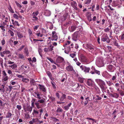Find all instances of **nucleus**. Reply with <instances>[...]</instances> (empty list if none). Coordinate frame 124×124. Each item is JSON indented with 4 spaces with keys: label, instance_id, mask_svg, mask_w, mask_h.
I'll return each mask as SVG.
<instances>
[{
    "label": "nucleus",
    "instance_id": "1",
    "mask_svg": "<svg viewBox=\"0 0 124 124\" xmlns=\"http://www.w3.org/2000/svg\"><path fill=\"white\" fill-rule=\"evenodd\" d=\"M95 81L100 87L102 91L105 92L106 89L105 86L106 85V84L105 82L102 80L98 79H96Z\"/></svg>",
    "mask_w": 124,
    "mask_h": 124
},
{
    "label": "nucleus",
    "instance_id": "2",
    "mask_svg": "<svg viewBox=\"0 0 124 124\" xmlns=\"http://www.w3.org/2000/svg\"><path fill=\"white\" fill-rule=\"evenodd\" d=\"M101 40L103 42L106 41L107 42L109 43L110 42V39L106 34H104L101 36Z\"/></svg>",
    "mask_w": 124,
    "mask_h": 124
},
{
    "label": "nucleus",
    "instance_id": "3",
    "mask_svg": "<svg viewBox=\"0 0 124 124\" xmlns=\"http://www.w3.org/2000/svg\"><path fill=\"white\" fill-rule=\"evenodd\" d=\"M80 34L78 31L75 32L72 35V39L74 41H76L80 37Z\"/></svg>",
    "mask_w": 124,
    "mask_h": 124
},
{
    "label": "nucleus",
    "instance_id": "4",
    "mask_svg": "<svg viewBox=\"0 0 124 124\" xmlns=\"http://www.w3.org/2000/svg\"><path fill=\"white\" fill-rule=\"evenodd\" d=\"M84 46H85V48L88 49L90 52H92L94 50V46L90 44H87L84 45Z\"/></svg>",
    "mask_w": 124,
    "mask_h": 124
},
{
    "label": "nucleus",
    "instance_id": "5",
    "mask_svg": "<svg viewBox=\"0 0 124 124\" xmlns=\"http://www.w3.org/2000/svg\"><path fill=\"white\" fill-rule=\"evenodd\" d=\"M80 68L81 69L82 71H83L85 73H89L90 70L89 68L83 65L80 66Z\"/></svg>",
    "mask_w": 124,
    "mask_h": 124
},
{
    "label": "nucleus",
    "instance_id": "6",
    "mask_svg": "<svg viewBox=\"0 0 124 124\" xmlns=\"http://www.w3.org/2000/svg\"><path fill=\"white\" fill-rule=\"evenodd\" d=\"M58 38V36L57 35L56 32L55 31H53L51 40L52 41H57Z\"/></svg>",
    "mask_w": 124,
    "mask_h": 124
},
{
    "label": "nucleus",
    "instance_id": "7",
    "mask_svg": "<svg viewBox=\"0 0 124 124\" xmlns=\"http://www.w3.org/2000/svg\"><path fill=\"white\" fill-rule=\"evenodd\" d=\"M107 69L109 71L112 72L115 70V67L112 65L109 64L107 66Z\"/></svg>",
    "mask_w": 124,
    "mask_h": 124
},
{
    "label": "nucleus",
    "instance_id": "8",
    "mask_svg": "<svg viewBox=\"0 0 124 124\" xmlns=\"http://www.w3.org/2000/svg\"><path fill=\"white\" fill-rule=\"evenodd\" d=\"M56 61L58 63H65V62L64 58L61 56H59L57 57Z\"/></svg>",
    "mask_w": 124,
    "mask_h": 124
},
{
    "label": "nucleus",
    "instance_id": "9",
    "mask_svg": "<svg viewBox=\"0 0 124 124\" xmlns=\"http://www.w3.org/2000/svg\"><path fill=\"white\" fill-rule=\"evenodd\" d=\"M68 63L69 65L66 67V70L69 71H72L74 70L73 66L69 62H68Z\"/></svg>",
    "mask_w": 124,
    "mask_h": 124
},
{
    "label": "nucleus",
    "instance_id": "10",
    "mask_svg": "<svg viewBox=\"0 0 124 124\" xmlns=\"http://www.w3.org/2000/svg\"><path fill=\"white\" fill-rule=\"evenodd\" d=\"M91 69H92V70L90 72L91 74H93L96 73L98 75H100V72L96 70L93 66H92L91 67Z\"/></svg>",
    "mask_w": 124,
    "mask_h": 124
},
{
    "label": "nucleus",
    "instance_id": "11",
    "mask_svg": "<svg viewBox=\"0 0 124 124\" xmlns=\"http://www.w3.org/2000/svg\"><path fill=\"white\" fill-rule=\"evenodd\" d=\"M80 60L81 62L85 63H86L88 62V60L87 58L83 55H81Z\"/></svg>",
    "mask_w": 124,
    "mask_h": 124
},
{
    "label": "nucleus",
    "instance_id": "12",
    "mask_svg": "<svg viewBox=\"0 0 124 124\" xmlns=\"http://www.w3.org/2000/svg\"><path fill=\"white\" fill-rule=\"evenodd\" d=\"M10 54V52L8 50H5L2 52H0V54L2 57L4 56V54Z\"/></svg>",
    "mask_w": 124,
    "mask_h": 124
},
{
    "label": "nucleus",
    "instance_id": "13",
    "mask_svg": "<svg viewBox=\"0 0 124 124\" xmlns=\"http://www.w3.org/2000/svg\"><path fill=\"white\" fill-rule=\"evenodd\" d=\"M32 114L34 117H38L39 115V112L38 111L34 109Z\"/></svg>",
    "mask_w": 124,
    "mask_h": 124
},
{
    "label": "nucleus",
    "instance_id": "14",
    "mask_svg": "<svg viewBox=\"0 0 124 124\" xmlns=\"http://www.w3.org/2000/svg\"><path fill=\"white\" fill-rule=\"evenodd\" d=\"M39 89L40 91H42L44 92H46V88L45 87V86L44 85L39 84Z\"/></svg>",
    "mask_w": 124,
    "mask_h": 124
},
{
    "label": "nucleus",
    "instance_id": "15",
    "mask_svg": "<svg viewBox=\"0 0 124 124\" xmlns=\"http://www.w3.org/2000/svg\"><path fill=\"white\" fill-rule=\"evenodd\" d=\"M47 75L49 77V78L52 81H53L54 80V78L52 77V75L51 73L49 71H46Z\"/></svg>",
    "mask_w": 124,
    "mask_h": 124
},
{
    "label": "nucleus",
    "instance_id": "16",
    "mask_svg": "<svg viewBox=\"0 0 124 124\" xmlns=\"http://www.w3.org/2000/svg\"><path fill=\"white\" fill-rule=\"evenodd\" d=\"M94 84V82L91 79H88L87 82L86 84L87 85L89 86H91Z\"/></svg>",
    "mask_w": 124,
    "mask_h": 124
},
{
    "label": "nucleus",
    "instance_id": "17",
    "mask_svg": "<svg viewBox=\"0 0 124 124\" xmlns=\"http://www.w3.org/2000/svg\"><path fill=\"white\" fill-rule=\"evenodd\" d=\"M76 28V26L74 25H72L69 28V30L70 32H72L74 31Z\"/></svg>",
    "mask_w": 124,
    "mask_h": 124
},
{
    "label": "nucleus",
    "instance_id": "18",
    "mask_svg": "<svg viewBox=\"0 0 124 124\" xmlns=\"http://www.w3.org/2000/svg\"><path fill=\"white\" fill-rule=\"evenodd\" d=\"M120 31V28L118 27L115 28V31L114 32L116 34H117L119 33Z\"/></svg>",
    "mask_w": 124,
    "mask_h": 124
},
{
    "label": "nucleus",
    "instance_id": "19",
    "mask_svg": "<svg viewBox=\"0 0 124 124\" xmlns=\"http://www.w3.org/2000/svg\"><path fill=\"white\" fill-rule=\"evenodd\" d=\"M9 67H11L13 69L15 70H17V65L15 64H14L11 65H9Z\"/></svg>",
    "mask_w": 124,
    "mask_h": 124
},
{
    "label": "nucleus",
    "instance_id": "20",
    "mask_svg": "<svg viewBox=\"0 0 124 124\" xmlns=\"http://www.w3.org/2000/svg\"><path fill=\"white\" fill-rule=\"evenodd\" d=\"M66 95L65 94L62 93V95L60 99V100L61 101H63L64 99L66 98Z\"/></svg>",
    "mask_w": 124,
    "mask_h": 124
},
{
    "label": "nucleus",
    "instance_id": "21",
    "mask_svg": "<svg viewBox=\"0 0 124 124\" xmlns=\"http://www.w3.org/2000/svg\"><path fill=\"white\" fill-rule=\"evenodd\" d=\"M97 62H98L99 64H101L103 62L102 58H98L96 60Z\"/></svg>",
    "mask_w": 124,
    "mask_h": 124
},
{
    "label": "nucleus",
    "instance_id": "22",
    "mask_svg": "<svg viewBox=\"0 0 124 124\" xmlns=\"http://www.w3.org/2000/svg\"><path fill=\"white\" fill-rule=\"evenodd\" d=\"M118 41L116 40H115L113 42V44L115 46H116L117 48H119L120 47V46L118 44Z\"/></svg>",
    "mask_w": 124,
    "mask_h": 124
},
{
    "label": "nucleus",
    "instance_id": "23",
    "mask_svg": "<svg viewBox=\"0 0 124 124\" xmlns=\"http://www.w3.org/2000/svg\"><path fill=\"white\" fill-rule=\"evenodd\" d=\"M17 34L18 37L20 38H21L23 37V35L20 32H17Z\"/></svg>",
    "mask_w": 124,
    "mask_h": 124
},
{
    "label": "nucleus",
    "instance_id": "24",
    "mask_svg": "<svg viewBox=\"0 0 124 124\" xmlns=\"http://www.w3.org/2000/svg\"><path fill=\"white\" fill-rule=\"evenodd\" d=\"M51 82L53 88L54 89H56V87L55 83L53 81H52Z\"/></svg>",
    "mask_w": 124,
    "mask_h": 124
},
{
    "label": "nucleus",
    "instance_id": "25",
    "mask_svg": "<svg viewBox=\"0 0 124 124\" xmlns=\"http://www.w3.org/2000/svg\"><path fill=\"white\" fill-rule=\"evenodd\" d=\"M39 12L38 11L33 12L32 14V16H36L39 14Z\"/></svg>",
    "mask_w": 124,
    "mask_h": 124
},
{
    "label": "nucleus",
    "instance_id": "26",
    "mask_svg": "<svg viewBox=\"0 0 124 124\" xmlns=\"http://www.w3.org/2000/svg\"><path fill=\"white\" fill-rule=\"evenodd\" d=\"M84 80V78L81 77H79L78 78V80L81 83H83V81Z\"/></svg>",
    "mask_w": 124,
    "mask_h": 124
},
{
    "label": "nucleus",
    "instance_id": "27",
    "mask_svg": "<svg viewBox=\"0 0 124 124\" xmlns=\"http://www.w3.org/2000/svg\"><path fill=\"white\" fill-rule=\"evenodd\" d=\"M32 17L31 18V20L33 21H37L38 19V18L36 16H32Z\"/></svg>",
    "mask_w": 124,
    "mask_h": 124
},
{
    "label": "nucleus",
    "instance_id": "28",
    "mask_svg": "<svg viewBox=\"0 0 124 124\" xmlns=\"http://www.w3.org/2000/svg\"><path fill=\"white\" fill-rule=\"evenodd\" d=\"M22 80L23 82H24L26 83H28L29 81V79L26 78H23Z\"/></svg>",
    "mask_w": 124,
    "mask_h": 124
},
{
    "label": "nucleus",
    "instance_id": "29",
    "mask_svg": "<svg viewBox=\"0 0 124 124\" xmlns=\"http://www.w3.org/2000/svg\"><path fill=\"white\" fill-rule=\"evenodd\" d=\"M65 48L66 49V50H65V53L66 51V50H67V52L68 53L71 51L70 46H67V47Z\"/></svg>",
    "mask_w": 124,
    "mask_h": 124
},
{
    "label": "nucleus",
    "instance_id": "30",
    "mask_svg": "<svg viewBox=\"0 0 124 124\" xmlns=\"http://www.w3.org/2000/svg\"><path fill=\"white\" fill-rule=\"evenodd\" d=\"M8 8L9 10L12 13H14L10 5H9V6L8 7Z\"/></svg>",
    "mask_w": 124,
    "mask_h": 124
},
{
    "label": "nucleus",
    "instance_id": "31",
    "mask_svg": "<svg viewBox=\"0 0 124 124\" xmlns=\"http://www.w3.org/2000/svg\"><path fill=\"white\" fill-rule=\"evenodd\" d=\"M39 111L40 112V113L39 114V116L38 117H39V119H40L41 118V113L43 112V110L42 109H40L39 110Z\"/></svg>",
    "mask_w": 124,
    "mask_h": 124
},
{
    "label": "nucleus",
    "instance_id": "32",
    "mask_svg": "<svg viewBox=\"0 0 124 124\" xmlns=\"http://www.w3.org/2000/svg\"><path fill=\"white\" fill-rule=\"evenodd\" d=\"M47 59L49 60L51 62L53 63L54 64H55V62H54V61L51 58L48 57L47 58Z\"/></svg>",
    "mask_w": 124,
    "mask_h": 124
},
{
    "label": "nucleus",
    "instance_id": "33",
    "mask_svg": "<svg viewBox=\"0 0 124 124\" xmlns=\"http://www.w3.org/2000/svg\"><path fill=\"white\" fill-rule=\"evenodd\" d=\"M119 96V95L116 93H113V97L115 98H117Z\"/></svg>",
    "mask_w": 124,
    "mask_h": 124
},
{
    "label": "nucleus",
    "instance_id": "34",
    "mask_svg": "<svg viewBox=\"0 0 124 124\" xmlns=\"http://www.w3.org/2000/svg\"><path fill=\"white\" fill-rule=\"evenodd\" d=\"M63 110L60 108H58L56 111V112L58 113L61 112L63 111Z\"/></svg>",
    "mask_w": 124,
    "mask_h": 124
},
{
    "label": "nucleus",
    "instance_id": "35",
    "mask_svg": "<svg viewBox=\"0 0 124 124\" xmlns=\"http://www.w3.org/2000/svg\"><path fill=\"white\" fill-rule=\"evenodd\" d=\"M54 47V46H52L51 45L49 47H48L49 52L52 51Z\"/></svg>",
    "mask_w": 124,
    "mask_h": 124
},
{
    "label": "nucleus",
    "instance_id": "36",
    "mask_svg": "<svg viewBox=\"0 0 124 124\" xmlns=\"http://www.w3.org/2000/svg\"><path fill=\"white\" fill-rule=\"evenodd\" d=\"M91 1V0H86L85 2V4L89 5Z\"/></svg>",
    "mask_w": 124,
    "mask_h": 124
},
{
    "label": "nucleus",
    "instance_id": "37",
    "mask_svg": "<svg viewBox=\"0 0 124 124\" xmlns=\"http://www.w3.org/2000/svg\"><path fill=\"white\" fill-rule=\"evenodd\" d=\"M12 24L14 25H16L18 26H19V24L18 22L16 21H15L14 23H12Z\"/></svg>",
    "mask_w": 124,
    "mask_h": 124
},
{
    "label": "nucleus",
    "instance_id": "38",
    "mask_svg": "<svg viewBox=\"0 0 124 124\" xmlns=\"http://www.w3.org/2000/svg\"><path fill=\"white\" fill-rule=\"evenodd\" d=\"M12 115V114L10 112H8L7 114V115L6 116V117L7 118H9L11 117Z\"/></svg>",
    "mask_w": 124,
    "mask_h": 124
},
{
    "label": "nucleus",
    "instance_id": "39",
    "mask_svg": "<svg viewBox=\"0 0 124 124\" xmlns=\"http://www.w3.org/2000/svg\"><path fill=\"white\" fill-rule=\"evenodd\" d=\"M35 104L36 105V107L38 109H39L41 108L39 105V103L38 102H36L35 103Z\"/></svg>",
    "mask_w": 124,
    "mask_h": 124
},
{
    "label": "nucleus",
    "instance_id": "40",
    "mask_svg": "<svg viewBox=\"0 0 124 124\" xmlns=\"http://www.w3.org/2000/svg\"><path fill=\"white\" fill-rule=\"evenodd\" d=\"M96 98L95 99L96 100H99L101 99V97H100L99 95H96Z\"/></svg>",
    "mask_w": 124,
    "mask_h": 124
},
{
    "label": "nucleus",
    "instance_id": "41",
    "mask_svg": "<svg viewBox=\"0 0 124 124\" xmlns=\"http://www.w3.org/2000/svg\"><path fill=\"white\" fill-rule=\"evenodd\" d=\"M15 3H16L17 6L19 7V8H22V6L19 3H18L17 1H15Z\"/></svg>",
    "mask_w": 124,
    "mask_h": 124
},
{
    "label": "nucleus",
    "instance_id": "42",
    "mask_svg": "<svg viewBox=\"0 0 124 124\" xmlns=\"http://www.w3.org/2000/svg\"><path fill=\"white\" fill-rule=\"evenodd\" d=\"M42 49L40 48H39L38 49V52L39 53L40 55L42 57Z\"/></svg>",
    "mask_w": 124,
    "mask_h": 124
},
{
    "label": "nucleus",
    "instance_id": "43",
    "mask_svg": "<svg viewBox=\"0 0 124 124\" xmlns=\"http://www.w3.org/2000/svg\"><path fill=\"white\" fill-rule=\"evenodd\" d=\"M35 34L38 37H42L43 36V34H41L40 32H39V33H35Z\"/></svg>",
    "mask_w": 124,
    "mask_h": 124
},
{
    "label": "nucleus",
    "instance_id": "44",
    "mask_svg": "<svg viewBox=\"0 0 124 124\" xmlns=\"http://www.w3.org/2000/svg\"><path fill=\"white\" fill-rule=\"evenodd\" d=\"M51 118L53 119V121L54 122H56L59 121L58 119L54 117H51Z\"/></svg>",
    "mask_w": 124,
    "mask_h": 124
},
{
    "label": "nucleus",
    "instance_id": "45",
    "mask_svg": "<svg viewBox=\"0 0 124 124\" xmlns=\"http://www.w3.org/2000/svg\"><path fill=\"white\" fill-rule=\"evenodd\" d=\"M27 111L31 112L32 110V108L31 107H28L27 108Z\"/></svg>",
    "mask_w": 124,
    "mask_h": 124
},
{
    "label": "nucleus",
    "instance_id": "46",
    "mask_svg": "<svg viewBox=\"0 0 124 124\" xmlns=\"http://www.w3.org/2000/svg\"><path fill=\"white\" fill-rule=\"evenodd\" d=\"M5 22H3V23L4 25H6V23L8 22V18L7 17H6L5 18Z\"/></svg>",
    "mask_w": 124,
    "mask_h": 124
},
{
    "label": "nucleus",
    "instance_id": "47",
    "mask_svg": "<svg viewBox=\"0 0 124 124\" xmlns=\"http://www.w3.org/2000/svg\"><path fill=\"white\" fill-rule=\"evenodd\" d=\"M88 99H89V97H86L85 98V100H86V101L84 103L85 105H86L87 104L88 102Z\"/></svg>",
    "mask_w": 124,
    "mask_h": 124
},
{
    "label": "nucleus",
    "instance_id": "48",
    "mask_svg": "<svg viewBox=\"0 0 124 124\" xmlns=\"http://www.w3.org/2000/svg\"><path fill=\"white\" fill-rule=\"evenodd\" d=\"M9 32L10 34V35L12 37L14 36V33L13 31L11 30H9Z\"/></svg>",
    "mask_w": 124,
    "mask_h": 124
},
{
    "label": "nucleus",
    "instance_id": "49",
    "mask_svg": "<svg viewBox=\"0 0 124 124\" xmlns=\"http://www.w3.org/2000/svg\"><path fill=\"white\" fill-rule=\"evenodd\" d=\"M16 108L18 110H20L21 109L22 107L21 105H18L16 106Z\"/></svg>",
    "mask_w": 124,
    "mask_h": 124
},
{
    "label": "nucleus",
    "instance_id": "50",
    "mask_svg": "<svg viewBox=\"0 0 124 124\" xmlns=\"http://www.w3.org/2000/svg\"><path fill=\"white\" fill-rule=\"evenodd\" d=\"M86 119L90 120H92V121L94 122H96V120L95 119L91 118H87Z\"/></svg>",
    "mask_w": 124,
    "mask_h": 124
},
{
    "label": "nucleus",
    "instance_id": "51",
    "mask_svg": "<svg viewBox=\"0 0 124 124\" xmlns=\"http://www.w3.org/2000/svg\"><path fill=\"white\" fill-rule=\"evenodd\" d=\"M1 43L2 46H4L5 43V40L4 39H3L1 41Z\"/></svg>",
    "mask_w": 124,
    "mask_h": 124
},
{
    "label": "nucleus",
    "instance_id": "52",
    "mask_svg": "<svg viewBox=\"0 0 124 124\" xmlns=\"http://www.w3.org/2000/svg\"><path fill=\"white\" fill-rule=\"evenodd\" d=\"M43 50L45 52H49L48 47L45 48Z\"/></svg>",
    "mask_w": 124,
    "mask_h": 124
},
{
    "label": "nucleus",
    "instance_id": "53",
    "mask_svg": "<svg viewBox=\"0 0 124 124\" xmlns=\"http://www.w3.org/2000/svg\"><path fill=\"white\" fill-rule=\"evenodd\" d=\"M116 74H115V75L113 76V77L112 78V80L114 81L115 80L116 78Z\"/></svg>",
    "mask_w": 124,
    "mask_h": 124
},
{
    "label": "nucleus",
    "instance_id": "54",
    "mask_svg": "<svg viewBox=\"0 0 124 124\" xmlns=\"http://www.w3.org/2000/svg\"><path fill=\"white\" fill-rule=\"evenodd\" d=\"M33 41L35 42H36L37 41H43V39H33Z\"/></svg>",
    "mask_w": 124,
    "mask_h": 124
},
{
    "label": "nucleus",
    "instance_id": "55",
    "mask_svg": "<svg viewBox=\"0 0 124 124\" xmlns=\"http://www.w3.org/2000/svg\"><path fill=\"white\" fill-rule=\"evenodd\" d=\"M14 17L16 19H18L19 17L16 14H15L13 15Z\"/></svg>",
    "mask_w": 124,
    "mask_h": 124
},
{
    "label": "nucleus",
    "instance_id": "56",
    "mask_svg": "<svg viewBox=\"0 0 124 124\" xmlns=\"http://www.w3.org/2000/svg\"><path fill=\"white\" fill-rule=\"evenodd\" d=\"M19 58L20 59H23L24 58V56L22 54H19Z\"/></svg>",
    "mask_w": 124,
    "mask_h": 124
},
{
    "label": "nucleus",
    "instance_id": "57",
    "mask_svg": "<svg viewBox=\"0 0 124 124\" xmlns=\"http://www.w3.org/2000/svg\"><path fill=\"white\" fill-rule=\"evenodd\" d=\"M50 99L51 100L52 102L55 101V98L53 97H51L50 98Z\"/></svg>",
    "mask_w": 124,
    "mask_h": 124
},
{
    "label": "nucleus",
    "instance_id": "58",
    "mask_svg": "<svg viewBox=\"0 0 124 124\" xmlns=\"http://www.w3.org/2000/svg\"><path fill=\"white\" fill-rule=\"evenodd\" d=\"M39 26L38 25H36L34 26L33 28L34 30V31H35V30H37L38 29V28H39Z\"/></svg>",
    "mask_w": 124,
    "mask_h": 124
},
{
    "label": "nucleus",
    "instance_id": "59",
    "mask_svg": "<svg viewBox=\"0 0 124 124\" xmlns=\"http://www.w3.org/2000/svg\"><path fill=\"white\" fill-rule=\"evenodd\" d=\"M107 84L109 86H110L113 84L110 81H108L107 82Z\"/></svg>",
    "mask_w": 124,
    "mask_h": 124
},
{
    "label": "nucleus",
    "instance_id": "60",
    "mask_svg": "<svg viewBox=\"0 0 124 124\" xmlns=\"http://www.w3.org/2000/svg\"><path fill=\"white\" fill-rule=\"evenodd\" d=\"M2 74H3L4 77L7 76V74L4 70L2 71Z\"/></svg>",
    "mask_w": 124,
    "mask_h": 124
},
{
    "label": "nucleus",
    "instance_id": "61",
    "mask_svg": "<svg viewBox=\"0 0 124 124\" xmlns=\"http://www.w3.org/2000/svg\"><path fill=\"white\" fill-rule=\"evenodd\" d=\"M59 92L58 91H57V92L55 94V95L56 97H57L58 99L60 98V96H59V94L58 93Z\"/></svg>",
    "mask_w": 124,
    "mask_h": 124
},
{
    "label": "nucleus",
    "instance_id": "62",
    "mask_svg": "<svg viewBox=\"0 0 124 124\" xmlns=\"http://www.w3.org/2000/svg\"><path fill=\"white\" fill-rule=\"evenodd\" d=\"M35 93L37 94V98H38L39 99H41V97L40 96V94L39 93Z\"/></svg>",
    "mask_w": 124,
    "mask_h": 124
},
{
    "label": "nucleus",
    "instance_id": "63",
    "mask_svg": "<svg viewBox=\"0 0 124 124\" xmlns=\"http://www.w3.org/2000/svg\"><path fill=\"white\" fill-rule=\"evenodd\" d=\"M0 28H1V30H3L4 31H5L6 30L4 28L5 27L4 26L1 25L0 26Z\"/></svg>",
    "mask_w": 124,
    "mask_h": 124
},
{
    "label": "nucleus",
    "instance_id": "64",
    "mask_svg": "<svg viewBox=\"0 0 124 124\" xmlns=\"http://www.w3.org/2000/svg\"><path fill=\"white\" fill-rule=\"evenodd\" d=\"M121 39L123 40L124 39V33L122 34L121 36Z\"/></svg>",
    "mask_w": 124,
    "mask_h": 124
}]
</instances>
